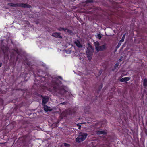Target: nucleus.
I'll list each match as a JSON object with an SVG mask.
<instances>
[{
	"label": "nucleus",
	"instance_id": "1",
	"mask_svg": "<svg viewBox=\"0 0 147 147\" xmlns=\"http://www.w3.org/2000/svg\"><path fill=\"white\" fill-rule=\"evenodd\" d=\"M25 63L28 67H29V70L33 73L34 77L35 78V81H39L40 82L43 83L44 84H47L49 87L48 88V90L54 94L57 95V94H62L63 92L65 91L64 88L60 86L59 82L60 84L62 83V82L59 80V78L63 80L62 77L61 76H58L57 77L53 78L51 77H45L42 76H40L38 75L36 76L34 74V69L32 67L33 64L31 62L26 60Z\"/></svg>",
	"mask_w": 147,
	"mask_h": 147
},
{
	"label": "nucleus",
	"instance_id": "2",
	"mask_svg": "<svg viewBox=\"0 0 147 147\" xmlns=\"http://www.w3.org/2000/svg\"><path fill=\"white\" fill-rule=\"evenodd\" d=\"M88 134L87 133L80 132L79 133V135L76 138V141L78 143L81 142L86 138Z\"/></svg>",
	"mask_w": 147,
	"mask_h": 147
},
{
	"label": "nucleus",
	"instance_id": "3",
	"mask_svg": "<svg viewBox=\"0 0 147 147\" xmlns=\"http://www.w3.org/2000/svg\"><path fill=\"white\" fill-rule=\"evenodd\" d=\"M8 5L11 7H18L24 8H30L32 7L31 5L26 3H9Z\"/></svg>",
	"mask_w": 147,
	"mask_h": 147
},
{
	"label": "nucleus",
	"instance_id": "4",
	"mask_svg": "<svg viewBox=\"0 0 147 147\" xmlns=\"http://www.w3.org/2000/svg\"><path fill=\"white\" fill-rule=\"evenodd\" d=\"M40 97L42 98V105H45L49 101V97L46 96H44L42 95H41Z\"/></svg>",
	"mask_w": 147,
	"mask_h": 147
},
{
	"label": "nucleus",
	"instance_id": "5",
	"mask_svg": "<svg viewBox=\"0 0 147 147\" xmlns=\"http://www.w3.org/2000/svg\"><path fill=\"white\" fill-rule=\"evenodd\" d=\"M107 45L106 44H104L103 45L101 46H99L98 47L96 48V50L97 51H102L104 50H106L107 49L106 47Z\"/></svg>",
	"mask_w": 147,
	"mask_h": 147
},
{
	"label": "nucleus",
	"instance_id": "6",
	"mask_svg": "<svg viewBox=\"0 0 147 147\" xmlns=\"http://www.w3.org/2000/svg\"><path fill=\"white\" fill-rule=\"evenodd\" d=\"M86 54L88 59L90 61L92 59V53L90 51L88 50L86 52Z\"/></svg>",
	"mask_w": 147,
	"mask_h": 147
},
{
	"label": "nucleus",
	"instance_id": "7",
	"mask_svg": "<svg viewBox=\"0 0 147 147\" xmlns=\"http://www.w3.org/2000/svg\"><path fill=\"white\" fill-rule=\"evenodd\" d=\"M52 36L56 38H62L60 33L54 32L52 34Z\"/></svg>",
	"mask_w": 147,
	"mask_h": 147
},
{
	"label": "nucleus",
	"instance_id": "8",
	"mask_svg": "<svg viewBox=\"0 0 147 147\" xmlns=\"http://www.w3.org/2000/svg\"><path fill=\"white\" fill-rule=\"evenodd\" d=\"M43 106V108L45 111L46 112L48 111H51L52 109L50 108V107L48 106L45 105H42Z\"/></svg>",
	"mask_w": 147,
	"mask_h": 147
},
{
	"label": "nucleus",
	"instance_id": "9",
	"mask_svg": "<svg viewBox=\"0 0 147 147\" xmlns=\"http://www.w3.org/2000/svg\"><path fill=\"white\" fill-rule=\"evenodd\" d=\"M130 79V78L129 77H125L122 78L120 79V81L121 82H127Z\"/></svg>",
	"mask_w": 147,
	"mask_h": 147
},
{
	"label": "nucleus",
	"instance_id": "10",
	"mask_svg": "<svg viewBox=\"0 0 147 147\" xmlns=\"http://www.w3.org/2000/svg\"><path fill=\"white\" fill-rule=\"evenodd\" d=\"M74 43L76 45V46L78 48H81L82 47V45L81 44L80 42L78 40H77L74 42Z\"/></svg>",
	"mask_w": 147,
	"mask_h": 147
},
{
	"label": "nucleus",
	"instance_id": "11",
	"mask_svg": "<svg viewBox=\"0 0 147 147\" xmlns=\"http://www.w3.org/2000/svg\"><path fill=\"white\" fill-rule=\"evenodd\" d=\"M97 134L99 135L102 134H107V132L105 130H99L97 131Z\"/></svg>",
	"mask_w": 147,
	"mask_h": 147
},
{
	"label": "nucleus",
	"instance_id": "12",
	"mask_svg": "<svg viewBox=\"0 0 147 147\" xmlns=\"http://www.w3.org/2000/svg\"><path fill=\"white\" fill-rule=\"evenodd\" d=\"M143 85L144 87L145 88L147 87V79L145 78L143 80Z\"/></svg>",
	"mask_w": 147,
	"mask_h": 147
},
{
	"label": "nucleus",
	"instance_id": "13",
	"mask_svg": "<svg viewBox=\"0 0 147 147\" xmlns=\"http://www.w3.org/2000/svg\"><path fill=\"white\" fill-rule=\"evenodd\" d=\"M57 30L60 31H63L64 32L66 31V28H64L63 27H60L57 29Z\"/></svg>",
	"mask_w": 147,
	"mask_h": 147
},
{
	"label": "nucleus",
	"instance_id": "14",
	"mask_svg": "<svg viewBox=\"0 0 147 147\" xmlns=\"http://www.w3.org/2000/svg\"><path fill=\"white\" fill-rule=\"evenodd\" d=\"M94 44L95 47V49L96 50V47H99L100 44L98 41H96L94 42Z\"/></svg>",
	"mask_w": 147,
	"mask_h": 147
},
{
	"label": "nucleus",
	"instance_id": "15",
	"mask_svg": "<svg viewBox=\"0 0 147 147\" xmlns=\"http://www.w3.org/2000/svg\"><path fill=\"white\" fill-rule=\"evenodd\" d=\"M125 37V34H124L122 37L121 39L119 41V42H124Z\"/></svg>",
	"mask_w": 147,
	"mask_h": 147
},
{
	"label": "nucleus",
	"instance_id": "16",
	"mask_svg": "<svg viewBox=\"0 0 147 147\" xmlns=\"http://www.w3.org/2000/svg\"><path fill=\"white\" fill-rule=\"evenodd\" d=\"M13 51L16 53L18 55H20V52L19 51L18 49H14Z\"/></svg>",
	"mask_w": 147,
	"mask_h": 147
},
{
	"label": "nucleus",
	"instance_id": "17",
	"mask_svg": "<svg viewBox=\"0 0 147 147\" xmlns=\"http://www.w3.org/2000/svg\"><path fill=\"white\" fill-rule=\"evenodd\" d=\"M102 87H103V85L102 84L99 86L98 87V90L97 91L98 92H99V91H100V90L102 88Z\"/></svg>",
	"mask_w": 147,
	"mask_h": 147
},
{
	"label": "nucleus",
	"instance_id": "18",
	"mask_svg": "<svg viewBox=\"0 0 147 147\" xmlns=\"http://www.w3.org/2000/svg\"><path fill=\"white\" fill-rule=\"evenodd\" d=\"M66 30H67L66 31V32L69 34L72 33V30H71L69 29H67V28H66Z\"/></svg>",
	"mask_w": 147,
	"mask_h": 147
},
{
	"label": "nucleus",
	"instance_id": "19",
	"mask_svg": "<svg viewBox=\"0 0 147 147\" xmlns=\"http://www.w3.org/2000/svg\"><path fill=\"white\" fill-rule=\"evenodd\" d=\"M15 56V54L13 52H12L10 54V57L11 58L13 57H14Z\"/></svg>",
	"mask_w": 147,
	"mask_h": 147
},
{
	"label": "nucleus",
	"instance_id": "20",
	"mask_svg": "<svg viewBox=\"0 0 147 147\" xmlns=\"http://www.w3.org/2000/svg\"><path fill=\"white\" fill-rule=\"evenodd\" d=\"M101 36L100 34H97L96 36V37L97 38H98L100 40L101 38Z\"/></svg>",
	"mask_w": 147,
	"mask_h": 147
},
{
	"label": "nucleus",
	"instance_id": "21",
	"mask_svg": "<svg viewBox=\"0 0 147 147\" xmlns=\"http://www.w3.org/2000/svg\"><path fill=\"white\" fill-rule=\"evenodd\" d=\"M93 2V0H87L86 1V3H92Z\"/></svg>",
	"mask_w": 147,
	"mask_h": 147
},
{
	"label": "nucleus",
	"instance_id": "22",
	"mask_svg": "<svg viewBox=\"0 0 147 147\" xmlns=\"http://www.w3.org/2000/svg\"><path fill=\"white\" fill-rule=\"evenodd\" d=\"M64 146L67 147H69L70 146V145L69 144L67 143H64Z\"/></svg>",
	"mask_w": 147,
	"mask_h": 147
},
{
	"label": "nucleus",
	"instance_id": "23",
	"mask_svg": "<svg viewBox=\"0 0 147 147\" xmlns=\"http://www.w3.org/2000/svg\"><path fill=\"white\" fill-rule=\"evenodd\" d=\"M121 42H119L118 44L116 46V48H119L120 45H121Z\"/></svg>",
	"mask_w": 147,
	"mask_h": 147
},
{
	"label": "nucleus",
	"instance_id": "24",
	"mask_svg": "<svg viewBox=\"0 0 147 147\" xmlns=\"http://www.w3.org/2000/svg\"><path fill=\"white\" fill-rule=\"evenodd\" d=\"M119 63L118 62L116 63L114 66V67L116 68L119 65Z\"/></svg>",
	"mask_w": 147,
	"mask_h": 147
},
{
	"label": "nucleus",
	"instance_id": "25",
	"mask_svg": "<svg viewBox=\"0 0 147 147\" xmlns=\"http://www.w3.org/2000/svg\"><path fill=\"white\" fill-rule=\"evenodd\" d=\"M77 126L79 127L78 128L79 129H80V128H81V126L79 124H77Z\"/></svg>",
	"mask_w": 147,
	"mask_h": 147
},
{
	"label": "nucleus",
	"instance_id": "26",
	"mask_svg": "<svg viewBox=\"0 0 147 147\" xmlns=\"http://www.w3.org/2000/svg\"><path fill=\"white\" fill-rule=\"evenodd\" d=\"M67 102H63L59 104L60 105H65V104H67Z\"/></svg>",
	"mask_w": 147,
	"mask_h": 147
},
{
	"label": "nucleus",
	"instance_id": "27",
	"mask_svg": "<svg viewBox=\"0 0 147 147\" xmlns=\"http://www.w3.org/2000/svg\"><path fill=\"white\" fill-rule=\"evenodd\" d=\"M57 123H54L53 124V125H54L55 127L57 126Z\"/></svg>",
	"mask_w": 147,
	"mask_h": 147
},
{
	"label": "nucleus",
	"instance_id": "28",
	"mask_svg": "<svg viewBox=\"0 0 147 147\" xmlns=\"http://www.w3.org/2000/svg\"><path fill=\"white\" fill-rule=\"evenodd\" d=\"M27 89H26V90H25V92H24V94L25 93H27Z\"/></svg>",
	"mask_w": 147,
	"mask_h": 147
},
{
	"label": "nucleus",
	"instance_id": "29",
	"mask_svg": "<svg viewBox=\"0 0 147 147\" xmlns=\"http://www.w3.org/2000/svg\"><path fill=\"white\" fill-rule=\"evenodd\" d=\"M122 61V58H120V59H119V61L120 62H121Z\"/></svg>",
	"mask_w": 147,
	"mask_h": 147
},
{
	"label": "nucleus",
	"instance_id": "30",
	"mask_svg": "<svg viewBox=\"0 0 147 147\" xmlns=\"http://www.w3.org/2000/svg\"><path fill=\"white\" fill-rule=\"evenodd\" d=\"M2 65V63L1 62H0V67Z\"/></svg>",
	"mask_w": 147,
	"mask_h": 147
},
{
	"label": "nucleus",
	"instance_id": "31",
	"mask_svg": "<svg viewBox=\"0 0 147 147\" xmlns=\"http://www.w3.org/2000/svg\"><path fill=\"white\" fill-rule=\"evenodd\" d=\"M90 47L91 49L92 48V46H90Z\"/></svg>",
	"mask_w": 147,
	"mask_h": 147
},
{
	"label": "nucleus",
	"instance_id": "32",
	"mask_svg": "<svg viewBox=\"0 0 147 147\" xmlns=\"http://www.w3.org/2000/svg\"><path fill=\"white\" fill-rule=\"evenodd\" d=\"M30 78V77L29 76H28L27 79L28 80V79H29Z\"/></svg>",
	"mask_w": 147,
	"mask_h": 147
},
{
	"label": "nucleus",
	"instance_id": "33",
	"mask_svg": "<svg viewBox=\"0 0 147 147\" xmlns=\"http://www.w3.org/2000/svg\"><path fill=\"white\" fill-rule=\"evenodd\" d=\"M0 92H1V93H2V91L1 90H0Z\"/></svg>",
	"mask_w": 147,
	"mask_h": 147
},
{
	"label": "nucleus",
	"instance_id": "34",
	"mask_svg": "<svg viewBox=\"0 0 147 147\" xmlns=\"http://www.w3.org/2000/svg\"><path fill=\"white\" fill-rule=\"evenodd\" d=\"M26 77H25V79L26 80Z\"/></svg>",
	"mask_w": 147,
	"mask_h": 147
},
{
	"label": "nucleus",
	"instance_id": "35",
	"mask_svg": "<svg viewBox=\"0 0 147 147\" xmlns=\"http://www.w3.org/2000/svg\"><path fill=\"white\" fill-rule=\"evenodd\" d=\"M18 59V57H17V59Z\"/></svg>",
	"mask_w": 147,
	"mask_h": 147
},
{
	"label": "nucleus",
	"instance_id": "36",
	"mask_svg": "<svg viewBox=\"0 0 147 147\" xmlns=\"http://www.w3.org/2000/svg\"><path fill=\"white\" fill-rule=\"evenodd\" d=\"M107 140H109V139H108V138L107 139Z\"/></svg>",
	"mask_w": 147,
	"mask_h": 147
}]
</instances>
